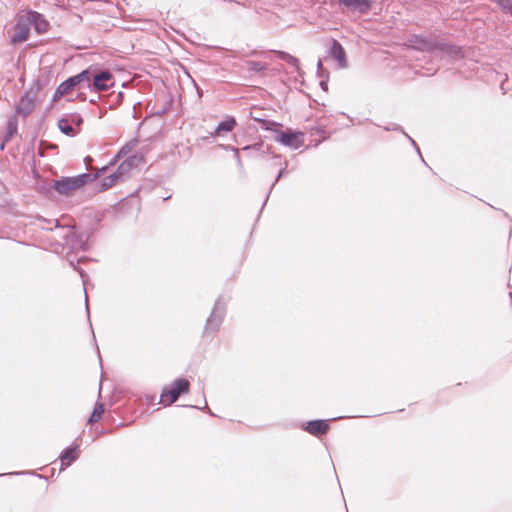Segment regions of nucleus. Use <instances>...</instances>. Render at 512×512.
<instances>
[{
	"label": "nucleus",
	"instance_id": "obj_1",
	"mask_svg": "<svg viewBox=\"0 0 512 512\" xmlns=\"http://www.w3.org/2000/svg\"><path fill=\"white\" fill-rule=\"evenodd\" d=\"M122 393V386H98V397L87 418V424L100 421L107 406L111 407L118 402Z\"/></svg>",
	"mask_w": 512,
	"mask_h": 512
},
{
	"label": "nucleus",
	"instance_id": "obj_2",
	"mask_svg": "<svg viewBox=\"0 0 512 512\" xmlns=\"http://www.w3.org/2000/svg\"><path fill=\"white\" fill-rule=\"evenodd\" d=\"M98 174L82 173L72 177H61L52 181L51 188L59 195L70 196L74 191L97 179Z\"/></svg>",
	"mask_w": 512,
	"mask_h": 512
},
{
	"label": "nucleus",
	"instance_id": "obj_3",
	"mask_svg": "<svg viewBox=\"0 0 512 512\" xmlns=\"http://www.w3.org/2000/svg\"><path fill=\"white\" fill-rule=\"evenodd\" d=\"M227 311V305L222 296H219L212 308L210 315L208 316L203 334L213 335L221 327Z\"/></svg>",
	"mask_w": 512,
	"mask_h": 512
},
{
	"label": "nucleus",
	"instance_id": "obj_4",
	"mask_svg": "<svg viewBox=\"0 0 512 512\" xmlns=\"http://www.w3.org/2000/svg\"><path fill=\"white\" fill-rule=\"evenodd\" d=\"M280 128L281 127H277L276 130H271V132L275 133L274 139L276 142L292 149H298L303 145L304 134L302 132H295L290 128L286 129V131H282Z\"/></svg>",
	"mask_w": 512,
	"mask_h": 512
},
{
	"label": "nucleus",
	"instance_id": "obj_5",
	"mask_svg": "<svg viewBox=\"0 0 512 512\" xmlns=\"http://www.w3.org/2000/svg\"><path fill=\"white\" fill-rule=\"evenodd\" d=\"M343 417H337V418H331V419H314V420H309V421H306V422H302L300 424V428L317 437V438H321L323 435H326L328 433V431L330 430V422L331 421H334V420H337V419H342Z\"/></svg>",
	"mask_w": 512,
	"mask_h": 512
},
{
	"label": "nucleus",
	"instance_id": "obj_6",
	"mask_svg": "<svg viewBox=\"0 0 512 512\" xmlns=\"http://www.w3.org/2000/svg\"><path fill=\"white\" fill-rule=\"evenodd\" d=\"M189 391L190 386H164L157 404H162L164 407L169 406L176 402L181 395L187 394Z\"/></svg>",
	"mask_w": 512,
	"mask_h": 512
},
{
	"label": "nucleus",
	"instance_id": "obj_7",
	"mask_svg": "<svg viewBox=\"0 0 512 512\" xmlns=\"http://www.w3.org/2000/svg\"><path fill=\"white\" fill-rule=\"evenodd\" d=\"M435 54L439 55L441 58L448 57L451 60H461L465 57V53L461 46L438 41L436 43Z\"/></svg>",
	"mask_w": 512,
	"mask_h": 512
},
{
	"label": "nucleus",
	"instance_id": "obj_8",
	"mask_svg": "<svg viewBox=\"0 0 512 512\" xmlns=\"http://www.w3.org/2000/svg\"><path fill=\"white\" fill-rule=\"evenodd\" d=\"M86 82L91 91H106L114 85V77L111 72L102 70L93 75L92 82Z\"/></svg>",
	"mask_w": 512,
	"mask_h": 512
},
{
	"label": "nucleus",
	"instance_id": "obj_9",
	"mask_svg": "<svg viewBox=\"0 0 512 512\" xmlns=\"http://www.w3.org/2000/svg\"><path fill=\"white\" fill-rule=\"evenodd\" d=\"M348 12L367 15L373 8L374 0H337Z\"/></svg>",
	"mask_w": 512,
	"mask_h": 512
},
{
	"label": "nucleus",
	"instance_id": "obj_10",
	"mask_svg": "<svg viewBox=\"0 0 512 512\" xmlns=\"http://www.w3.org/2000/svg\"><path fill=\"white\" fill-rule=\"evenodd\" d=\"M23 15L26 18V22L29 23L30 27L32 26L38 34L47 31L49 22L41 13L33 10H27Z\"/></svg>",
	"mask_w": 512,
	"mask_h": 512
},
{
	"label": "nucleus",
	"instance_id": "obj_11",
	"mask_svg": "<svg viewBox=\"0 0 512 512\" xmlns=\"http://www.w3.org/2000/svg\"><path fill=\"white\" fill-rule=\"evenodd\" d=\"M80 452L79 445L74 443L64 448L59 455L60 470H64L74 463L79 458Z\"/></svg>",
	"mask_w": 512,
	"mask_h": 512
},
{
	"label": "nucleus",
	"instance_id": "obj_12",
	"mask_svg": "<svg viewBox=\"0 0 512 512\" xmlns=\"http://www.w3.org/2000/svg\"><path fill=\"white\" fill-rule=\"evenodd\" d=\"M63 238L71 250L87 251L89 249V244L87 240H84L83 235L75 232L72 228L67 230Z\"/></svg>",
	"mask_w": 512,
	"mask_h": 512
},
{
	"label": "nucleus",
	"instance_id": "obj_13",
	"mask_svg": "<svg viewBox=\"0 0 512 512\" xmlns=\"http://www.w3.org/2000/svg\"><path fill=\"white\" fill-rule=\"evenodd\" d=\"M91 73L88 69L82 70L76 75L70 76L60 83L63 89L70 93L72 90L80 86L82 83L90 80Z\"/></svg>",
	"mask_w": 512,
	"mask_h": 512
},
{
	"label": "nucleus",
	"instance_id": "obj_14",
	"mask_svg": "<svg viewBox=\"0 0 512 512\" xmlns=\"http://www.w3.org/2000/svg\"><path fill=\"white\" fill-rule=\"evenodd\" d=\"M411 42L416 50L435 54L437 39L424 35H414Z\"/></svg>",
	"mask_w": 512,
	"mask_h": 512
},
{
	"label": "nucleus",
	"instance_id": "obj_15",
	"mask_svg": "<svg viewBox=\"0 0 512 512\" xmlns=\"http://www.w3.org/2000/svg\"><path fill=\"white\" fill-rule=\"evenodd\" d=\"M30 25L26 22V18L21 14L15 25V32L12 36V43H21L28 39Z\"/></svg>",
	"mask_w": 512,
	"mask_h": 512
},
{
	"label": "nucleus",
	"instance_id": "obj_16",
	"mask_svg": "<svg viewBox=\"0 0 512 512\" xmlns=\"http://www.w3.org/2000/svg\"><path fill=\"white\" fill-rule=\"evenodd\" d=\"M35 107L34 97L31 96L29 91H26L20 98L18 104L16 105V114H19L23 117H27L30 115Z\"/></svg>",
	"mask_w": 512,
	"mask_h": 512
},
{
	"label": "nucleus",
	"instance_id": "obj_17",
	"mask_svg": "<svg viewBox=\"0 0 512 512\" xmlns=\"http://www.w3.org/2000/svg\"><path fill=\"white\" fill-rule=\"evenodd\" d=\"M329 53L330 56L337 61L340 68L347 67L346 52L339 41L335 39L332 40Z\"/></svg>",
	"mask_w": 512,
	"mask_h": 512
},
{
	"label": "nucleus",
	"instance_id": "obj_18",
	"mask_svg": "<svg viewBox=\"0 0 512 512\" xmlns=\"http://www.w3.org/2000/svg\"><path fill=\"white\" fill-rule=\"evenodd\" d=\"M18 130V118L17 115H11L7 119L6 123V133L0 143V149L4 150L6 144L11 140L14 134L17 133Z\"/></svg>",
	"mask_w": 512,
	"mask_h": 512
},
{
	"label": "nucleus",
	"instance_id": "obj_19",
	"mask_svg": "<svg viewBox=\"0 0 512 512\" xmlns=\"http://www.w3.org/2000/svg\"><path fill=\"white\" fill-rule=\"evenodd\" d=\"M86 260H87V258H80L77 261H74L73 259H69L68 258V263H69L70 267L80 274V277H81L82 282H83V286H86L88 275L86 274V272L83 269L80 268L79 264L81 262L86 261ZM84 293H85L86 309L88 310L89 306H88V295H87V292H86V287H84Z\"/></svg>",
	"mask_w": 512,
	"mask_h": 512
},
{
	"label": "nucleus",
	"instance_id": "obj_20",
	"mask_svg": "<svg viewBox=\"0 0 512 512\" xmlns=\"http://www.w3.org/2000/svg\"><path fill=\"white\" fill-rule=\"evenodd\" d=\"M236 125L237 123L234 117H226L218 123L212 135L218 136L222 132H231L236 127Z\"/></svg>",
	"mask_w": 512,
	"mask_h": 512
},
{
	"label": "nucleus",
	"instance_id": "obj_21",
	"mask_svg": "<svg viewBox=\"0 0 512 512\" xmlns=\"http://www.w3.org/2000/svg\"><path fill=\"white\" fill-rule=\"evenodd\" d=\"M120 179V176H118V174L114 171L110 175L105 176L101 181L97 183V185L99 186L97 190L105 191L116 185Z\"/></svg>",
	"mask_w": 512,
	"mask_h": 512
},
{
	"label": "nucleus",
	"instance_id": "obj_22",
	"mask_svg": "<svg viewBox=\"0 0 512 512\" xmlns=\"http://www.w3.org/2000/svg\"><path fill=\"white\" fill-rule=\"evenodd\" d=\"M58 128L64 135L69 137H74L78 134V130L71 125L65 115L58 120Z\"/></svg>",
	"mask_w": 512,
	"mask_h": 512
},
{
	"label": "nucleus",
	"instance_id": "obj_23",
	"mask_svg": "<svg viewBox=\"0 0 512 512\" xmlns=\"http://www.w3.org/2000/svg\"><path fill=\"white\" fill-rule=\"evenodd\" d=\"M252 119L259 123L260 128L262 130L271 131V130H276L277 127H282L281 123H278L273 120H267V119L260 118L257 116H252Z\"/></svg>",
	"mask_w": 512,
	"mask_h": 512
},
{
	"label": "nucleus",
	"instance_id": "obj_24",
	"mask_svg": "<svg viewBox=\"0 0 512 512\" xmlns=\"http://www.w3.org/2000/svg\"><path fill=\"white\" fill-rule=\"evenodd\" d=\"M276 54L278 56V58L284 62H286L288 65H290L291 67L299 70V60L298 58H296L295 56L287 53V52H284V51H276Z\"/></svg>",
	"mask_w": 512,
	"mask_h": 512
},
{
	"label": "nucleus",
	"instance_id": "obj_25",
	"mask_svg": "<svg viewBox=\"0 0 512 512\" xmlns=\"http://www.w3.org/2000/svg\"><path fill=\"white\" fill-rule=\"evenodd\" d=\"M287 167H288V162L286 160H284L283 162V166L280 168V170L278 171L274 181L272 182L268 192H267V195H266V198L263 202V205H262V208L266 205L268 199H269V196L273 190V188L275 187L276 183L286 174V171H287Z\"/></svg>",
	"mask_w": 512,
	"mask_h": 512
},
{
	"label": "nucleus",
	"instance_id": "obj_26",
	"mask_svg": "<svg viewBox=\"0 0 512 512\" xmlns=\"http://www.w3.org/2000/svg\"><path fill=\"white\" fill-rule=\"evenodd\" d=\"M65 117L79 133L84 122L83 117L79 113H68L65 114Z\"/></svg>",
	"mask_w": 512,
	"mask_h": 512
},
{
	"label": "nucleus",
	"instance_id": "obj_27",
	"mask_svg": "<svg viewBox=\"0 0 512 512\" xmlns=\"http://www.w3.org/2000/svg\"><path fill=\"white\" fill-rule=\"evenodd\" d=\"M491 1L496 3L504 13L512 15V0H491Z\"/></svg>",
	"mask_w": 512,
	"mask_h": 512
},
{
	"label": "nucleus",
	"instance_id": "obj_28",
	"mask_svg": "<svg viewBox=\"0 0 512 512\" xmlns=\"http://www.w3.org/2000/svg\"><path fill=\"white\" fill-rule=\"evenodd\" d=\"M266 69V64L261 61H249L248 62V71L253 73H258L264 71Z\"/></svg>",
	"mask_w": 512,
	"mask_h": 512
},
{
	"label": "nucleus",
	"instance_id": "obj_29",
	"mask_svg": "<svg viewBox=\"0 0 512 512\" xmlns=\"http://www.w3.org/2000/svg\"><path fill=\"white\" fill-rule=\"evenodd\" d=\"M262 147L263 143L257 142L252 145H246L241 150L246 152L248 155H253L254 153L260 152Z\"/></svg>",
	"mask_w": 512,
	"mask_h": 512
},
{
	"label": "nucleus",
	"instance_id": "obj_30",
	"mask_svg": "<svg viewBox=\"0 0 512 512\" xmlns=\"http://www.w3.org/2000/svg\"><path fill=\"white\" fill-rule=\"evenodd\" d=\"M137 143L136 139H133L129 142H127L117 153V158L122 157L123 155L127 154Z\"/></svg>",
	"mask_w": 512,
	"mask_h": 512
},
{
	"label": "nucleus",
	"instance_id": "obj_31",
	"mask_svg": "<svg viewBox=\"0 0 512 512\" xmlns=\"http://www.w3.org/2000/svg\"><path fill=\"white\" fill-rule=\"evenodd\" d=\"M140 159L141 157H138L137 155H132L123 160V162L124 164H127L128 169L132 170V168L137 165Z\"/></svg>",
	"mask_w": 512,
	"mask_h": 512
},
{
	"label": "nucleus",
	"instance_id": "obj_32",
	"mask_svg": "<svg viewBox=\"0 0 512 512\" xmlns=\"http://www.w3.org/2000/svg\"><path fill=\"white\" fill-rule=\"evenodd\" d=\"M131 170L128 169L127 167V164H124V162L122 161L117 169L115 170V172L118 174V176H120V178L122 179L123 176L127 175Z\"/></svg>",
	"mask_w": 512,
	"mask_h": 512
},
{
	"label": "nucleus",
	"instance_id": "obj_33",
	"mask_svg": "<svg viewBox=\"0 0 512 512\" xmlns=\"http://www.w3.org/2000/svg\"><path fill=\"white\" fill-rule=\"evenodd\" d=\"M68 93L63 89V87L59 84L56 88L53 96H52V102H56L59 100L62 96L67 95Z\"/></svg>",
	"mask_w": 512,
	"mask_h": 512
},
{
	"label": "nucleus",
	"instance_id": "obj_34",
	"mask_svg": "<svg viewBox=\"0 0 512 512\" xmlns=\"http://www.w3.org/2000/svg\"><path fill=\"white\" fill-rule=\"evenodd\" d=\"M202 398H203V403H204L203 406H196V405H186V406L190 407V408L198 409V410H207L211 416H215V414L208 408L204 393L202 394Z\"/></svg>",
	"mask_w": 512,
	"mask_h": 512
},
{
	"label": "nucleus",
	"instance_id": "obj_35",
	"mask_svg": "<svg viewBox=\"0 0 512 512\" xmlns=\"http://www.w3.org/2000/svg\"><path fill=\"white\" fill-rule=\"evenodd\" d=\"M323 74L324 75L326 74L327 77H329V71L326 68L323 67L322 61L319 60L318 63H317V76L319 78H322Z\"/></svg>",
	"mask_w": 512,
	"mask_h": 512
},
{
	"label": "nucleus",
	"instance_id": "obj_36",
	"mask_svg": "<svg viewBox=\"0 0 512 512\" xmlns=\"http://www.w3.org/2000/svg\"><path fill=\"white\" fill-rule=\"evenodd\" d=\"M384 130H386V131H400L402 133L405 132L403 130V128L400 125L396 124V123H390L387 126H384Z\"/></svg>",
	"mask_w": 512,
	"mask_h": 512
},
{
	"label": "nucleus",
	"instance_id": "obj_37",
	"mask_svg": "<svg viewBox=\"0 0 512 512\" xmlns=\"http://www.w3.org/2000/svg\"><path fill=\"white\" fill-rule=\"evenodd\" d=\"M328 80L329 77L326 74H323L322 78H320L319 85L323 91H328Z\"/></svg>",
	"mask_w": 512,
	"mask_h": 512
},
{
	"label": "nucleus",
	"instance_id": "obj_38",
	"mask_svg": "<svg viewBox=\"0 0 512 512\" xmlns=\"http://www.w3.org/2000/svg\"><path fill=\"white\" fill-rule=\"evenodd\" d=\"M403 134L407 137V139L410 141V143L415 147V149L417 150V153L419 154L420 158L424 162V159L421 155L420 149H419L418 145L416 144V142L414 141V139L411 138L406 132H404Z\"/></svg>",
	"mask_w": 512,
	"mask_h": 512
},
{
	"label": "nucleus",
	"instance_id": "obj_39",
	"mask_svg": "<svg viewBox=\"0 0 512 512\" xmlns=\"http://www.w3.org/2000/svg\"><path fill=\"white\" fill-rule=\"evenodd\" d=\"M169 107H170V103L163 106L162 109L155 111L153 114L156 116H163L164 114H166L168 112Z\"/></svg>",
	"mask_w": 512,
	"mask_h": 512
},
{
	"label": "nucleus",
	"instance_id": "obj_40",
	"mask_svg": "<svg viewBox=\"0 0 512 512\" xmlns=\"http://www.w3.org/2000/svg\"><path fill=\"white\" fill-rule=\"evenodd\" d=\"M219 147L225 151H232V152H234V154L236 153V151L239 150V149L235 148L234 146L225 145V144H220Z\"/></svg>",
	"mask_w": 512,
	"mask_h": 512
},
{
	"label": "nucleus",
	"instance_id": "obj_41",
	"mask_svg": "<svg viewBox=\"0 0 512 512\" xmlns=\"http://www.w3.org/2000/svg\"><path fill=\"white\" fill-rule=\"evenodd\" d=\"M170 384H190L189 380L183 377L173 380Z\"/></svg>",
	"mask_w": 512,
	"mask_h": 512
},
{
	"label": "nucleus",
	"instance_id": "obj_42",
	"mask_svg": "<svg viewBox=\"0 0 512 512\" xmlns=\"http://www.w3.org/2000/svg\"><path fill=\"white\" fill-rule=\"evenodd\" d=\"M156 395H149L146 397V401L148 405H154L156 404Z\"/></svg>",
	"mask_w": 512,
	"mask_h": 512
},
{
	"label": "nucleus",
	"instance_id": "obj_43",
	"mask_svg": "<svg viewBox=\"0 0 512 512\" xmlns=\"http://www.w3.org/2000/svg\"><path fill=\"white\" fill-rule=\"evenodd\" d=\"M234 158H235V160H236V162H237V166H238L239 168H242V167H243V164H242V161H241V158H240V155H239V150H238V151H236V153L234 154Z\"/></svg>",
	"mask_w": 512,
	"mask_h": 512
},
{
	"label": "nucleus",
	"instance_id": "obj_44",
	"mask_svg": "<svg viewBox=\"0 0 512 512\" xmlns=\"http://www.w3.org/2000/svg\"><path fill=\"white\" fill-rule=\"evenodd\" d=\"M24 474H26L25 471L12 472V473H0V477L7 476V475H24Z\"/></svg>",
	"mask_w": 512,
	"mask_h": 512
},
{
	"label": "nucleus",
	"instance_id": "obj_45",
	"mask_svg": "<svg viewBox=\"0 0 512 512\" xmlns=\"http://www.w3.org/2000/svg\"><path fill=\"white\" fill-rule=\"evenodd\" d=\"M107 170V166H104L102 168H100L95 174H98L97 175V178L100 177L103 173H105V171Z\"/></svg>",
	"mask_w": 512,
	"mask_h": 512
},
{
	"label": "nucleus",
	"instance_id": "obj_46",
	"mask_svg": "<svg viewBox=\"0 0 512 512\" xmlns=\"http://www.w3.org/2000/svg\"><path fill=\"white\" fill-rule=\"evenodd\" d=\"M196 90H197V94H198L199 98H201L203 95L202 89L196 85Z\"/></svg>",
	"mask_w": 512,
	"mask_h": 512
},
{
	"label": "nucleus",
	"instance_id": "obj_47",
	"mask_svg": "<svg viewBox=\"0 0 512 512\" xmlns=\"http://www.w3.org/2000/svg\"><path fill=\"white\" fill-rule=\"evenodd\" d=\"M92 161V158L90 156L85 157V163L88 164Z\"/></svg>",
	"mask_w": 512,
	"mask_h": 512
},
{
	"label": "nucleus",
	"instance_id": "obj_48",
	"mask_svg": "<svg viewBox=\"0 0 512 512\" xmlns=\"http://www.w3.org/2000/svg\"><path fill=\"white\" fill-rule=\"evenodd\" d=\"M500 88H501V90L503 91V93H505V92H506V90H505V88H504V82H502V83L500 84Z\"/></svg>",
	"mask_w": 512,
	"mask_h": 512
},
{
	"label": "nucleus",
	"instance_id": "obj_49",
	"mask_svg": "<svg viewBox=\"0 0 512 512\" xmlns=\"http://www.w3.org/2000/svg\"><path fill=\"white\" fill-rule=\"evenodd\" d=\"M78 96H79V97L81 98V100H83V101L86 99V97H85V95H84V94H79Z\"/></svg>",
	"mask_w": 512,
	"mask_h": 512
},
{
	"label": "nucleus",
	"instance_id": "obj_50",
	"mask_svg": "<svg viewBox=\"0 0 512 512\" xmlns=\"http://www.w3.org/2000/svg\"><path fill=\"white\" fill-rule=\"evenodd\" d=\"M54 222H55V227L56 228L60 227L58 220H54Z\"/></svg>",
	"mask_w": 512,
	"mask_h": 512
},
{
	"label": "nucleus",
	"instance_id": "obj_51",
	"mask_svg": "<svg viewBox=\"0 0 512 512\" xmlns=\"http://www.w3.org/2000/svg\"><path fill=\"white\" fill-rule=\"evenodd\" d=\"M97 102V99L96 98H92L90 99V103H96Z\"/></svg>",
	"mask_w": 512,
	"mask_h": 512
},
{
	"label": "nucleus",
	"instance_id": "obj_52",
	"mask_svg": "<svg viewBox=\"0 0 512 512\" xmlns=\"http://www.w3.org/2000/svg\"><path fill=\"white\" fill-rule=\"evenodd\" d=\"M273 158H274V159H279V160H281V155H274V157H273Z\"/></svg>",
	"mask_w": 512,
	"mask_h": 512
},
{
	"label": "nucleus",
	"instance_id": "obj_53",
	"mask_svg": "<svg viewBox=\"0 0 512 512\" xmlns=\"http://www.w3.org/2000/svg\"><path fill=\"white\" fill-rule=\"evenodd\" d=\"M104 374H101V380H100V384H102V382L104 381Z\"/></svg>",
	"mask_w": 512,
	"mask_h": 512
},
{
	"label": "nucleus",
	"instance_id": "obj_54",
	"mask_svg": "<svg viewBox=\"0 0 512 512\" xmlns=\"http://www.w3.org/2000/svg\"><path fill=\"white\" fill-rule=\"evenodd\" d=\"M61 0H55V2L59 3Z\"/></svg>",
	"mask_w": 512,
	"mask_h": 512
}]
</instances>
